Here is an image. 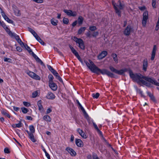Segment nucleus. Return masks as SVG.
Here are the masks:
<instances>
[{
	"label": "nucleus",
	"mask_w": 159,
	"mask_h": 159,
	"mask_svg": "<svg viewBox=\"0 0 159 159\" xmlns=\"http://www.w3.org/2000/svg\"><path fill=\"white\" fill-rule=\"evenodd\" d=\"M29 127L30 131L32 133H34L35 132V129L34 126L33 125H30Z\"/></svg>",
	"instance_id": "34"
},
{
	"label": "nucleus",
	"mask_w": 159,
	"mask_h": 159,
	"mask_svg": "<svg viewBox=\"0 0 159 159\" xmlns=\"http://www.w3.org/2000/svg\"><path fill=\"white\" fill-rule=\"evenodd\" d=\"M46 98L49 99H53L55 98V95L52 92H49L47 93L46 96Z\"/></svg>",
	"instance_id": "16"
},
{
	"label": "nucleus",
	"mask_w": 159,
	"mask_h": 159,
	"mask_svg": "<svg viewBox=\"0 0 159 159\" xmlns=\"http://www.w3.org/2000/svg\"><path fill=\"white\" fill-rule=\"evenodd\" d=\"M75 143L77 146L79 147H81L83 146V142L80 139H76Z\"/></svg>",
	"instance_id": "17"
},
{
	"label": "nucleus",
	"mask_w": 159,
	"mask_h": 159,
	"mask_svg": "<svg viewBox=\"0 0 159 159\" xmlns=\"http://www.w3.org/2000/svg\"><path fill=\"white\" fill-rule=\"evenodd\" d=\"M89 29L90 31H93L97 30V28L95 26H90L89 27Z\"/></svg>",
	"instance_id": "35"
},
{
	"label": "nucleus",
	"mask_w": 159,
	"mask_h": 159,
	"mask_svg": "<svg viewBox=\"0 0 159 159\" xmlns=\"http://www.w3.org/2000/svg\"><path fill=\"white\" fill-rule=\"evenodd\" d=\"M159 29V22H157L156 27L155 28V30H158Z\"/></svg>",
	"instance_id": "63"
},
{
	"label": "nucleus",
	"mask_w": 159,
	"mask_h": 159,
	"mask_svg": "<svg viewBox=\"0 0 159 159\" xmlns=\"http://www.w3.org/2000/svg\"><path fill=\"white\" fill-rule=\"evenodd\" d=\"M47 66L48 69L51 72L54 70L50 66L48 65Z\"/></svg>",
	"instance_id": "53"
},
{
	"label": "nucleus",
	"mask_w": 159,
	"mask_h": 159,
	"mask_svg": "<svg viewBox=\"0 0 159 159\" xmlns=\"http://www.w3.org/2000/svg\"><path fill=\"white\" fill-rule=\"evenodd\" d=\"M77 131L79 133L80 135H81V134L83 133V131L80 128H78L77 129Z\"/></svg>",
	"instance_id": "60"
},
{
	"label": "nucleus",
	"mask_w": 159,
	"mask_h": 159,
	"mask_svg": "<svg viewBox=\"0 0 159 159\" xmlns=\"http://www.w3.org/2000/svg\"><path fill=\"white\" fill-rule=\"evenodd\" d=\"M41 103L42 101L41 100H39L37 104L39 110H41L43 108V106Z\"/></svg>",
	"instance_id": "29"
},
{
	"label": "nucleus",
	"mask_w": 159,
	"mask_h": 159,
	"mask_svg": "<svg viewBox=\"0 0 159 159\" xmlns=\"http://www.w3.org/2000/svg\"><path fill=\"white\" fill-rule=\"evenodd\" d=\"M99 96V94L98 93H96V94L93 93L92 94V97L94 98H98Z\"/></svg>",
	"instance_id": "38"
},
{
	"label": "nucleus",
	"mask_w": 159,
	"mask_h": 159,
	"mask_svg": "<svg viewBox=\"0 0 159 159\" xmlns=\"http://www.w3.org/2000/svg\"><path fill=\"white\" fill-rule=\"evenodd\" d=\"M132 28L130 25H128L125 29L123 31L124 34L126 36H129L131 30Z\"/></svg>",
	"instance_id": "8"
},
{
	"label": "nucleus",
	"mask_w": 159,
	"mask_h": 159,
	"mask_svg": "<svg viewBox=\"0 0 159 159\" xmlns=\"http://www.w3.org/2000/svg\"><path fill=\"white\" fill-rule=\"evenodd\" d=\"M38 95V92L37 91L34 92L32 93V97L33 98L36 97Z\"/></svg>",
	"instance_id": "42"
},
{
	"label": "nucleus",
	"mask_w": 159,
	"mask_h": 159,
	"mask_svg": "<svg viewBox=\"0 0 159 159\" xmlns=\"http://www.w3.org/2000/svg\"><path fill=\"white\" fill-rule=\"evenodd\" d=\"M109 68L112 72L119 75H122L123 74L124 72L127 71V69L118 70L111 66H109Z\"/></svg>",
	"instance_id": "4"
},
{
	"label": "nucleus",
	"mask_w": 159,
	"mask_h": 159,
	"mask_svg": "<svg viewBox=\"0 0 159 159\" xmlns=\"http://www.w3.org/2000/svg\"><path fill=\"white\" fill-rule=\"evenodd\" d=\"M66 150L67 151L71 156H75L76 155V152L73 149L69 147L66 148Z\"/></svg>",
	"instance_id": "9"
},
{
	"label": "nucleus",
	"mask_w": 159,
	"mask_h": 159,
	"mask_svg": "<svg viewBox=\"0 0 159 159\" xmlns=\"http://www.w3.org/2000/svg\"><path fill=\"white\" fill-rule=\"evenodd\" d=\"M73 40L77 43L79 44V46L82 49H85V46L83 40L80 38H77L76 37L74 36Z\"/></svg>",
	"instance_id": "5"
},
{
	"label": "nucleus",
	"mask_w": 159,
	"mask_h": 159,
	"mask_svg": "<svg viewBox=\"0 0 159 159\" xmlns=\"http://www.w3.org/2000/svg\"><path fill=\"white\" fill-rule=\"evenodd\" d=\"M36 40L42 45H44L45 44L44 42L40 39L39 37H38Z\"/></svg>",
	"instance_id": "33"
},
{
	"label": "nucleus",
	"mask_w": 159,
	"mask_h": 159,
	"mask_svg": "<svg viewBox=\"0 0 159 159\" xmlns=\"http://www.w3.org/2000/svg\"><path fill=\"white\" fill-rule=\"evenodd\" d=\"M51 24L54 26L56 25L58 23V20L54 18H52L51 20Z\"/></svg>",
	"instance_id": "27"
},
{
	"label": "nucleus",
	"mask_w": 159,
	"mask_h": 159,
	"mask_svg": "<svg viewBox=\"0 0 159 159\" xmlns=\"http://www.w3.org/2000/svg\"><path fill=\"white\" fill-rule=\"evenodd\" d=\"M129 72L130 77L133 80L137 81L138 82H141V80H143L142 79H144L147 81L146 78H148L147 76H143L140 74H134L131 70H129Z\"/></svg>",
	"instance_id": "2"
},
{
	"label": "nucleus",
	"mask_w": 159,
	"mask_h": 159,
	"mask_svg": "<svg viewBox=\"0 0 159 159\" xmlns=\"http://www.w3.org/2000/svg\"><path fill=\"white\" fill-rule=\"evenodd\" d=\"M17 42L22 47L25 44L20 39H19Z\"/></svg>",
	"instance_id": "46"
},
{
	"label": "nucleus",
	"mask_w": 159,
	"mask_h": 159,
	"mask_svg": "<svg viewBox=\"0 0 159 159\" xmlns=\"http://www.w3.org/2000/svg\"><path fill=\"white\" fill-rule=\"evenodd\" d=\"M148 95L150 97L151 99L153 102H156V100L154 95L148 91L147 92Z\"/></svg>",
	"instance_id": "20"
},
{
	"label": "nucleus",
	"mask_w": 159,
	"mask_h": 159,
	"mask_svg": "<svg viewBox=\"0 0 159 159\" xmlns=\"http://www.w3.org/2000/svg\"><path fill=\"white\" fill-rule=\"evenodd\" d=\"M137 93L140 94L142 96H144L143 93V91L141 90L140 89H137Z\"/></svg>",
	"instance_id": "40"
},
{
	"label": "nucleus",
	"mask_w": 159,
	"mask_h": 159,
	"mask_svg": "<svg viewBox=\"0 0 159 159\" xmlns=\"http://www.w3.org/2000/svg\"><path fill=\"white\" fill-rule=\"evenodd\" d=\"M4 19L9 23L13 24L14 23L13 21L12 20L10 19L7 16Z\"/></svg>",
	"instance_id": "31"
},
{
	"label": "nucleus",
	"mask_w": 159,
	"mask_h": 159,
	"mask_svg": "<svg viewBox=\"0 0 159 159\" xmlns=\"http://www.w3.org/2000/svg\"><path fill=\"white\" fill-rule=\"evenodd\" d=\"M21 109L22 110V112L24 114L26 113L29 111L28 109L24 107H21Z\"/></svg>",
	"instance_id": "32"
},
{
	"label": "nucleus",
	"mask_w": 159,
	"mask_h": 159,
	"mask_svg": "<svg viewBox=\"0 0 159 159\" xmlns=\"http://www.w3.org/2000/svg\"><path fill=\"white\" fill-rule=\"evenodd\" d=\"M148 64V62L147 59L146 58L144 59L143 62V70L145 71H146L147 70Z\"/></svg>",
	"instance_id": "14"
},
{
	"label": "nucleus",
	"mask_w": 159,
	"mask_h": 159,
	"mask_svg": "<svg viewBox=\"0 0 159 159\" xmlns=\"http://www.w3.org/2000/svg\"><path fill=\"white\" fill-rule=\"evenodd\" d=\"M2 114L8 118H10V116L9 114V112L6 110L2 109L1 110Z\"/></svg>",
	"instance_id": "18"
},
{
	"label": "nucleus",
	"mask_w": 159,
	"mask_h": 159,
	"mask_svg": "<svg viewBox=\"0 0 159 159\" xmlns=\"http://www.w3.org/2000/svg\"><path fill=\"white\" fill-rule=\"evenodd\" d=\"M64 12L66 13L68 16H71V13L72 12V10L64 9L63 10Z\"/></svg>",
	"instance_id": "30"
},
{
	"label": "nucleus",
	"mask_w": 159,
	"mask_h": 159,
	"mask_svg": "<svg viewBox=\"0 0 159 159\" xmlns=\"http://www.w3.org/2000/svg\"><path fill=\"white\" fill-rule=\"evenodd\" d=\"M118 3L119 4V5L116 4L114 0L112 1V4L116 12L119 16L120 17L121 16L120 10L122 9L123 8L124 6L121 4L120 0H118Z\"/></svg>",
	"instance_id": "3"
},
{
	"label": "nucleus",
	"mask_w": 159,
	"mask_h": 159,
	"mask_svg": "<svg viewBox=\"0 0 159 159\" xmlns=\"http://www.w3.org/2000/svg\"><path fill=\"white\" fill-rule=\"evenodd\" d=\"M63 22L66 24H67L69 22V20L68 18H64L63 20Z\"/></svg>",
	"instance_id": "44"
},
{
	"label": "nucleus",
	"mask_w": 159,
	"mask_h": 159,
	"mask_svg": "<svg viewBox=\"0 0 159 159\" xmlns=\"http://www.w3.org/2000/svg\"><path fill=\"white\" fill-rule=\"evenodd\" d=\"M148 19V12L147 11H144L143 14V18L142 23L143 26H145L146 25L147 20Z\"/></svg>",
	"instance_id": "6"
},
{
	"label": "nucleus",
	"mask_w": 159,
	"mask_h": 159,
	"mask_svg": "<svg viewBox=\"0 0 159 159\" xmlns=\"http://www.w3.org/2000/svg\"><path fill=\"white\" fill-rule=\"evenodd\" d=\"M33 134V133H32L29 136V137L32 142H35L36 141V140L34 138V136Z\"/></svg>",
	"instance_id": "26"
},
{
	"label": "nucleus",
	"mask_w": 159,
	"mask_h": 159,
	"mask_svg": "<svg viewBox=\"0 0 159 159\" xmlns=\"http://www.w3.org/2000/svg\"><path fill=\"white\" fill-rule=\"evenodd\" d=\"M23 46L25 47V49L27 50L29 53L32 54V56L33 57V53H34L33 51H32L30 47H29L27 44H25Z\"/></svg>",
	"instance_id": "19"
},
{
	"label": "nucleus",
	"mask_w": 159,
	"mask_h": 159,
	"mask_svg": "<svg viewBox=\"0 0 159 159\" xmlns=\"http://www.w3.org/2000/svg\"><path fill=\"white\" fill-rule=\"evenodd\" d=\"M147 78V81L156 86H159V83L157 82V81L154 79H152L150 77H148V78Z\"/></svg>",
	"instance_id": "10"
},
{
	"label": "nucleus",
	"mask_w": 159,
	"mask_h": 159,
	"mask_svg": "<svg viewBox=\"0 0 159 159\" xmlns=\"http://www.w3.org/2000/svg\"><path fill=\"white\" fill-rule=\"evenodd\" d=\"M4 61L5 62H7L9 63H11L12 62V60L11 59L6 57H4Z\"/></svg>",
	"instance_id": "37"
},
{
	"label": "nucleus",
	"mask_w": 159,
	"mask_h": 159,
	"mask_svg": "<svg viewBox=\"0 0 159 159\" xmlns=\"http://www.w3.org/2000/svg\"><path fill=\"white\" fill-rule=\"evenodd\" d=\"M49 86L51 89L53 91H56L57 89L56 84L53 82L49 83Z\"/></svg>",
	"instance_id": "12"
},
{
	"label": "nucleus",
	"mask_w": 159,
	"mask_h": 159,
	"mask_svg": "<svg viewBox=\"0 0 159 159\" xmlns=\"http://www.w3.org/2000/svg\"><path fill=\"white\" fill-rule=\"evenodd\" d=\"M156 0H152V7L153 8H156Z\"/></svg>",
	"instance_id": "48"
},
{
	"label": "nucleus",
	"mask_w": 159,
	"mask_h": 159,
	"mask_svg": "<svg viewBox=\"0 0 159 159\" xmlns=\"http://www.w3.org/2000/svg\"><path fill=\"white\" fill-rule=\"evenodd\" d=\"M34 36V37L36 39H37V38L38 37H39L37 34L35 32H34L33 34H32Z\"/></svg>",
	"instance_id": "61"
},
{
	"label": "nucleus",
	"mask_w": 159,
	"mask_h": 159,
	"mask_svg": "<svg viewBox=\"0 0 159 159\" xmlns=\"http://www.w3.org/2000/svg\"><path fill=\"white\" fill-rule=\"evenodd\" d=\"M33 57L35 59L36 61L40 63L41 65L45 66V65L43 62L34 53H33Z\"/></svg>",
	"instance_id": "15"
},
{
	"label": "nucleus",
	"mask_w": 159,
	"mask_h": 159,
	"mask_svg": "<svg viewBox=\"0 0 159 159\" xmlns=\"http://www.w3.org/2000/svg\"><path fill=\"white\" fill-rule=\"evenodd\" d=\"M27 73L30 77L36 80H40L41 78L39 76L32 72L29 71Z\"/></svg>",
	"instance_id": "7"
},
{
	"label": "nucleus",
	"mask_w": 159,
	"mask_h": 159,
	"mask_svg": "<svg viewBox=\"0 0 159 159\" xmlns=\"http://www.w3.org/2000/svg\"><path fill=\"white\" fill-rule=\"evenodd\" d=\"M85 35L87 37L90 38L92 36L90 32L89 31L85 34Z\"/></svg>",
	"instance_id": "47"
},
{
	"label": "nucleus",
	"mask_w": 159,
	"mask_h": 159,
	"mask_svg": "<svg viewBox=\"0 0 159 159\" xmlns=\"http://www.w3.org/2000/svg\"><path fill=\"white\" fill-rule=\"evenodd\" d=\"M98 34L99 33L98 31H94L93 32L92 36L93 37H96L98 35Z\"/></svg>",
	"instance_id": "41"
},
{
	"label": "nucleus",
	"mask_w": 159,
	"mask_h": 159,
	"mask_svg": "<svg viewBox=\"0 0 159 159\" xmlns=\"http://www.w3.org/2000/svg\"><path fill=\"white\" fill-rule=\"evenodd\" d=\"M22 123L21 122H20L19 123L15 124L13 126L14 128H20L22 126Z\"/></svg>",
	"instance_id": "39"
},
{
	"label": "nucleus",
	"mask_w": 159,
	"mask_h": 159,
	"mask_svg": "<svg viewBox=\"0 0 159 159\" xmlns=\"http://www.w3.org/2000/svg\"><path fill=\"white\" fill-rule=\"evenodd\" d=\"M111 57H113L114 60L116 63H118V59L116 54L115 53H112L111 54Z\"/></svg>",
	"instance_id": "22"
},
{
	"label": "nucleus",
	"mask_w": 159,
	"mask_h": 159,
	"mask_svg": "<svg viewBox=\"0 0 159 159\" xmlns=\"http://www.w3.org/2000/svg\"><path fill=\"white\" fill-rule=\"evenodd\" d=\"M93 125L95 129L97 131L98 133L100 135H102V132L99 129H98L97 125H96V124L94 123L93 122Z\"/></svg>",
	"instance_id": "24"
},
{
	"label": "nucleus",
	"mask_w": 159,
	"mask_h": 159,
	"mask_svg": "<svg viewBox=\"0 0 159 159\" xmlns=\"http://www.w3.org/2000/svg\"><path fill=\"white\" fill-rule=\"evenodd\" d=\"M32 1L38 3H41L43 2V0H32Z\"/></svg>",
	"instance_id": "49"
},
{
	"label": "nucleus",
	"mask_w": 159,
	"mask_h": 159,
	"mask_svg": "<svg viewBox=\"0 0 159 159\" xmlns=\"http://www.w3.org/2000/svg\"><path fill=\"white\" fill-rule=\"evenodd\" d=\"M76 101L77 104L78 105V106L79 108H80V109H81L82 108H83L82 106L81 105L80 103V102H79L78 100H76Z\"/></svg>",
	"instance_id": "45"
},
{
	"label": "nucleus",
	"mask_w": 159,
	"mask_h": 159,
	"mask_svg": "<svg viewBox=\"0 0 159 159\" xmlns=\"http://www.w3.org/2000/svg\"><path fill=\"white\" fill-rule=\"evenodd\" d=\"M44 120L47 122H51V118L50 116L48 115H45L43 117Z\"/></svg>",
	"instance_id": "21"
},
{
	"label": "nucleus",
	"mask_w": 159,
	"mask_h": 159,
	"mask_svg": "<svg viewBox=\"0 0 159 159\" xmlns=\"http://www.w3.org/2000/svg\"><path fill=\"white\" fill-rule=\"evenodd\" d=\"M52 73L56 77L57 76L59 75L58 74L57 72L56 71V70H54L52 71Z\"/></svg>",
	"instance_id": "55"
},
{
	"label": "nucleus",
	"mask_w": 159,
	"mask_h": 159,
	"mask_svg": "<svg viewBox=\"0 0 159 159\" xmlns=\"http://www.w3.org/2000/svg\"><path fill=\"white\" fill-rule=\"evenodd\" d=\"M56 78L58 79L61 82L63 83V81L61 78L58 75L57 76H56Z\"/></svg>",
	"instance_id": "50"
},
{
	"label": "nucleus",
	"mask_w": 159,
	"mask_h": 159,
	"mask_svg": "<svg viewBox=\"0 0 159 159\" xmlns=\"http://www.w3.org/2000/svg\"><path fill=\"white\" fill-rule=\"evenodd\" d=\"M14 11L16 15L17 16H19L20 15V14L19 13L20 11L19 10L16 9V10H14Z\"/></svg>",
	"instance_id": "57"
},
{
	"label": "nucleus",
	"mask_w": 159,
	"mask_h": 159,
	"mask_svg": "<svg viewBox=\"0 0 159 159\" xmlns=\"http://www.w3.org/2000/svg\"><path fill=\"white\" fill-rule=\"evenodd\" d=\"M23 104L26 107H29L31 105L30 103V102H23Z\"/></svg>",
	"instance_id": "43"
},
{
	"label": "nucleus",
	"mask_w": 159,
	"mask_h": 159,
	"mask_svg": "<svg viewBox=\"0 0 159 159\" xmlns=\"http://www.w3.org/2000/svg\"><path fill=\"white\" fill-rule=\"evenodd\" d=\"M107 51H102L98 56V58L99 59H102L104 58L107 55Z\"/></svg>",
	"instance_id": "11"
},
{
	"label": "nucleus",
	"mask_w": 159,
	"mask_h": 159,
	"mask_svg": "<svg viewBox=\"0 0 159 159\" xmlns=\"http://www.w3.org/2000/svg\"><path fill=\"white\" fill-rule=\"evenodd\" d=\"M84 20V18H83L81 16H80L78 19V21L79 24L80 25H81L82 24L83 22V21Z\"/></svg>",
	"instance_id": "25"
},
{
	"label": "nucleus",
	"mask_w": 159,
	"mask_h": 159,
	"mask_svg": "<svg viewBox=\"0 0 159 159\" xmlns=\"http://www.w3.org/2000/svg\"><path fill=\"white\" fill-rule=\"evenodd\" d=\"M4 152L5 153H10V151L9 149L7 148H5L4 149Z\"/></svg>",
	"instance_id": "59"
},
{
	"label": "nucleus",
	"mask_w": 159,
	"mask_h": 159,
	"mask_svg": "<svg viewBox=\"0 0 159 159\" xmlns=\"http://www.w3.org/2000/svg\"><path fill=\"white\" fill-rule=\"evenodd\" d=\"M139 9L141 11H143L144 10L146 9V7L145 6H143V7H139Z\"/></svg>",
	"instance_id": "51"
},
{
	"label": "nucleus",
	"mask_w": 159,
	"mask_h": 159,
	"mask_svg": "<svg viewBox=\"0 0 159 159\" xmlns=\"http://www.w3.org/2000/svg\"><path fill=\"white\" fill-rule=\"evenodd\" d=\"M71 16H75L77 15V13L76 11H72V12L71 13Z\"/></svg>",
	"instance_id": "56"
},
{
	"label": "nucleus",
	"mask_w": 159,
	"mask_h": 159,
	"mask_svg": "<svg viewBox=\"0 0 159 159\" xmlns=\"http://www.w3.org/2000/svg\"><path fill=\"white\" fill-rule=\"evenodd\" d=\"M15 37V39L17 41L20 39L19 38V37L18 35H17L16 34H15L13 36Z\"/></svg>",
	"instance_id": "52"
},
{
	"label": "nucleus",
	"mask_w": 159,
	"mask_h": 159,
	"mask_svg": "<svg viewBox=\"0 0 159 159\" xmlns=\"http://www.w3.org/2000/svg\"><path fill=\"white\" fill-rule=\"evenodd\" d=\"M82 138L84 139H86L87 138V136L85 133L84 132H83V133L81 134L80 135Z\"/></svg>",
	"instance_id": "58"
},
{
	"label": "nucleus",
	"mask_w": 159,
	"mask_h": 159,
	"mask_svg": "<svg viewBox=\"0 0 159 159\" xmlns=\"http://www.w3.org/2000/svg\"><path fill=\"white\" fill-rule=\"evenodd\" d=\"M8 34L11 37H13L15 34V33H12L10 30H9V32H8Z\"/></svg>",
	"instance_id": "54"
},
{
	"label": "nucleus",
	"mask_w": 159,
	"mask_h": 159,
	"mask_svg": "<svg viewBox=\"0 0 159 159\" xmlns=\"http://www.w3.org/2000/svg\"><path fill=\"white\" fill-rule=\"evenodd\" d=\"M157 48L156 45H154L153 46V49L152 52V53L151 54V60L153 61L154 60L155 55L156 54V51L157 50Z\"/></svg>",
	"instance_id": "13"
},
{
	"label": "nucleus",
	"mask_w": 159,
	"mask_h": 159,
	"mask_svg": "<svg viewBox=\"0 0 159 159\" xmlns=\"http://www.w3.org/2000/svg\"><path fill=\"white\" fill-rule=\"evenodd\" d=\"M141 83L145 85L148 87H150L151 86V84L150 83H148L146 81L143 80H141Z\"/></svg>",
	"instance_id": "28"
},
{
	"label": "nucleus",
	"mask_w": 159,
	"mask_h": 159,
	"mask_svg": "<svg viewBox=\"0 0 159 159\" xmlns=\"http://www.w3.org/2000/svg\"><path fill=\"white\" fill-rule=\"evenodd\" d=\"M89 63L87 61H84V62L86 66L94 73L99 74L100 73L102 75H106L108 76L111 78L113 77L114 75L112 72L106 69H101L97 67L91 60H89Z\"/></svg>",
	"instance_id": "1"
},
{
	"label": "nucleus",
	"mask_w": 159,
	"mask_h": 159,
	"mask_svg": "<svg viewBox=\"0 0 159 159\" xmlns=\"http://www.w3.org/2000/svg\"><path fill=\"white\" fill-rule=\"evenodd\" d=\"M86 28L85 27H81L80 28L78 32V34H81L83 32H84L85 30H86Z\"/></svg>",
	"instance_id": "23"
},
{
	"label": "nucleus",
	"mask_w": 159,
	"mask_h": 159,
	"mask_svg": "<svg viewBox=\"0 0 159 159\" xmlns=\"http://www.w3.org/2000/svg\"><path fill=\"white\" fill-rule=\"evenodd\" d=\"M48 79L49 80V83L53 82V77L52 75H49L48 76Z\"/></svg>",
	"instance_id": "36"
},
{
	"label": "nucleus",
	"mask_w": 159,
	"mask_h": 159,
	"mask_svg": "<svg viewBox=\"0 0 159 159\" xmlns=\"http://www.w3.org/2000/svg\"><path fill=\"white\" fill-rule=\"evenodd\" d=\"M28 30L32 34H33V33L35 32V31L33 30L32 29H31L30 28H28Z\"/></svg>",
	"instance_id": "62"
},
{
	"label": "nucleus",
	"mask_w": 159,
	"mask_h": 159,
	"mask_svg": "<svg viewBox=\"0 0 159 159\" xmlns=\"http://www.w3.org/2000/svg\"><path fill=\"white\" fill-rule=\"evenodd\" d=\"M1 14L4 18H5V17L7 16L5 15L4 12L3 11H1Z\"/></svg>",
	"instance_id": "64"
}]
</instances>
